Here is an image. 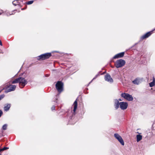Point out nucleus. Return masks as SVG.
Returning <instances> with one entry per match:
<instances>
[{
	"instance_id": "obj_3",
	"label": "nucleus",
	"mask_w": 155,
	"mask_h": 155,
	"mask_svg": "<svg viewBox=\"0 0 155 155\" xmlns=\"http://www.w3.org/2000/svg\"><path fill=\"white\" fill-rule=\"evenodd\" d=\"M121 96L125 99L129 101H132L133 100V98L132 96L127 93H122Z\"/></svg>"
},
{
	"instance_id": "obj_11",
	"label": "nucleus",
	"mask_w": 155,
	"mask_h": 155,
	"mask_svg": "<svg viewBox=\"0 0 155 155\" xmlns=\"http://www.w3.org/2000/svg\"><path fill=\"white\" fill-rule=\"evenodd\" d=\"M73 106L74 107V109H73V113H74H74H75L77 107V99L74 102Z\"/></svg>"
},
{
	"instance_id": "obj_13",
	"label": "nucleus",
	"mask_w": 155,
	"mask_h": 155,
	"mask_svg": "<svg viewBox=\"0 0 155 155\" xmlns=\"http://www.w3.org/2000/svg\"><path fill=\"white\" fill-rule=\"evenodd\" d=\"M11 107V104H6L5 105L4 109L5 111H7L9 110Z\"/></svg>"
},
{
	"instance_id": "obj_2",
	"label": "nucleus",
	"mask_w": 155,
	"mask_h": 155,
	"mask_svg": "<svg viewBox=\"0 0 155 155\" xmlns=\"http://www.w3.org/2000/svg\"><path fill=\"white\" fill-rule=\"evenodd\" d=\"M51 55V53H46L41 54L38 57L37 59L38 60H43L48 58Z\"/></svg>"
},
{
	"instance_id": "obj_32",
	"label": "nucleus",
	"mask_w": 155,
	"mask_h": 155,
	"mask_svg": "<svg viewBox=\"0 0 155 155\" xmlns=\"http://www.w3.org/2000/svg\"><path fill=\"white\" fill-rule=\"evenodd\" d=\"M3 135L2 134H1L0 135V137H2V136H3Z\"/></svg>"
},
{
	"instance_id": "obj_18",
	"label": "nucleus",
	"mask_w": 155,
	"mask_h": 155,
	"mask_svg": "<svg viewBox=\"0 0 155 155\" xmlns=\"http://www.w3.org/2000/svg\"><path fill=\"white\" fill-rule=\"evenodd\" d=\"M12 4L15 6L19 5V2L17 0H14L12 2Z\"/></svg>"
},
{
	"instance_id": "obj_4",
	"label": "nucleus",
	"mask_w": 155,
	"mask_h": 155,
	"mask_svg": "<svg viewBox=\"0 0 155 155\" xmlns=\"http://www.w3.org/2000/svg\"><path fill=\"white\" fill-rule=\"evenodd\" d=\"M63 83L61 81H58L56 84V88L59 93L61 92L63 90Z\"/></svg>"
},
{
	"instance_id": "obj_6",
	"label": "nucleus",
	"mask_w": 155,
	"mask_h": 155,
	"mask_svg": "<svg viewBox=\"0 0 155 155\" xmlns=\"http://www.w3.org/2000/svg\"><path fill=\"white\" fill-rule=\"evenodd\" d=\"M120 107L122 110L126 109L128 106V104L127 102H120Z\"/></svg>"
},
{
	"instance_id": "obj_15",
	"label": "nucleus",
	"mask_w": 155,
	"mask_h": 155,
	"mask_svg": "<svg viewBox=\"0 0 155 155\" xmlns=\"http://www.w3.org/2000/svg\"><path fill=\"white\" fill-rule=\"evenodd\" d=\"M142 139V136L140 135H137V142L140 141Z\"/></svg>"
},
{
	"instance_id": "obj_33",
	"label": "nucleus",
	"mask_w": 155,
	"mask_h": 155,
	"mask_svg": "<svg viewBox=\"0 0 155 155\" xmlns=\"http://www.w3.org/2000/svg\"><path fill=\"white\" fill-rule=\"evenodd\" d=\"M3 151L2 150V149H0V152L1 151Z\"/></svg>"
},
{
	"instance_id": "obj_7",
	"label": "nucleus",
	"mask_w": 155,
	"mask_h": 155,
	"mask_svg": "<svg viewBox=\"0 0 155 155\" xmlns=\"http://www.w3.org/2000/svg\"><path fill=\"white\" fill-rule=\"evenodd\" d=\"M104 79L106 81L110 82H113V79L111 78L110 76L108 74H107L105 75Z\"/></svg>"
},
{
	"instance_id": "obj_30",
	"label": "nucleus",
	"mask_w": 155,
	"mask_h": 155,
	"mask_svg": "<svg viewBox=\"0 0 155 155\" xmlns=\"http://www.w3.org/2000/svg\"><path fill=\"white\" fill-rule=\"evenodd\" d=\"M1 12H0V15H1L2 14V13L3 11L2 10H1Z\"/></svg>"
},
{
	"instance_id": "obj_8",
	"label": "nucleus",
	"mask_w": 155,
	"mask_h": 155,
	"mask_svg": "<svg viewBox=\"0 0 155 155\" xmlns=\"http://www.w3.org/2000/svg\"><path fill=\"white\" fill-rule=\"evenodd\" d=\"M16 86L15 85H10L7 89V92L14 91L16 88Z\"/></svg>"
},
{
	"instance_id": "obj_21",
	"label": "nucleus",
	"mask_w": 155,
	"mask_h": 155,
	"mask_svg": "<svg viewBox=\"0 0 155 155\" xmlns=\"http://www.w3.org/2000/svg\"><path fill=\"white\" fill-rule=\"evenodd\" d=\"M34 2V1H30L26 2L27 5H30L32 4Z\"/></svg>"
},
{
	"instance_id": "obj_27",
	"label": "nucleus",
	"mask_w": 155,
	"mask_h": 155,
	"mask_svg": "<svg viewBox=\"0 0 155 155\" xmlns=\"http://www.w3.org/2000/svg\"><path fill=\"white\" fill-rule=\"evenodd\" d=\"M2 114H3V112H2V111L1 110H0V117H1L2 116Z\"/></svg>"
},
{
	"instance_id": "obj_34",
	"label": "nucleus",
	"mask_w": 155,
	"mask_h": 155,
	"mask_svg": "<svg viewBox=\"0 0 155 155\" xmlns=\"http://www.w3.org/2000/svg\"><path fill=\"white\" fill-rule=\"evenodd\" d=\"M95 78H96V77L95 78H93V80L94 79H95Z\"/></svg>"
},
{
	"instance_id": "obj_10",
	"label": "nucleus",
	"mask_w": 155,
	"mask_h": 155,
	"mask_svg": "<svg viewBox=\"0 0 155 155\" xmlns=\"http://www.w3.org/2000/svg\"><path fill=\"white\" fill-rule=\"evenodd\" d=\"M152 33L151 32H149L146 33L145 34L142 36L141 38L142 39H143L145 38H148V37L150 36Z\"/></svg>"
},
{
	"instance_id": "obj_5",
	"label": "nucleus",
	"mask_w": 155,
	"mask_h": 155,
	"mask_svg": "<svg viewBox=\"0 0 155 155\" xmlns=\"http://www.w3.org/2000/svg\"><path fill=\"white\" fill-rule=\"evenodd\" d=\"M19 85L21 88H23L27 84V81L24 78L19 77Z\"/></svg>"
},
{
	"instance_id": "obj_22",
	"label": "nucleus",
	"mask_w": 155,
	"mask_h": 155,
	"mask_svg": "<svg viewBox=\"0 0 155 155\" xmlns=\"http://www.w3.org/2000/svg\"><path fill=\"white\" fill-rule=\"evenodd\" d=\"M120 136L119 134H114V136L116 139L117 138L119 137H120Z\"/></svg>"
},
{
	"instance_id": "obj_25",
	"label": "nucleus",
	"mask_w": 155,
	"mask_h": 155,
	"mask_svg": "<svg viewBox=\"0 0 155 155\" xmlns=\"http://www.w3.org/2000/svg\"><path fill=\"white\" fill-rule=\"evenodd\" d=\"M8 147H4L3 148H2V150L3 151L6 150V149H8Z\"/></svg>"
},
{
	"instance_id": "obj_23",
	"label": "nucleus",
	"mask_w": 155,
	"mask_h": 155,
	"mask_svg": "<svg viewBox=\"0 0 155 155\" xmlns=\"http://www.w3.org/2000/svg\"><path fill=\"white\" fill-rule=\"evenodd\" d=\"M14 13H13L12 12H10V13H8V12H7L6 13V15L8 16L13 15Z\"/></svg>"
},
{
	"instance_id": "obj_19",
	"label": "nucleus",
	"mask_w": 155,
	"mask_h": 155,
	"mask_svg": "<svg viewBox=\"0 0 155 155\" xmlns=\"http://www.w3.org/2000/svg\"><path fill=\"white\" fill-rule=\"evenodd\" d=\"M155 84V82H154V81H152L150 82L149 84L150 86L151 87H153V86Z\"/></svg>"
},
{
	"instance_id": "obj_12",
	"label": "nucleus",
	"mask_w": 155,
	"mask_h": 155,
	"mask_svg": "<svg viewBox=\"0 0 155 155\" xmlns=\"http://www.w3.org/2000/svg\"><path fill=\"white\" fill-rule=\"evenodd\" d=\"M120 102L117 99L115 100L114 106L116 109H117L120 106Z\"/></svg>"
},
{
	"instance_id": "obj_31",
	"label": "nucleus",
	"mask_w": 155,
	"mask_h": 155,
	"mask_svg": "<svg viewBox=\"0 0 155 155\" xmlns=\"http://www.w3.org/2000/svg\"><path fill=\"white\" fill-rule=\"evenodd\" d=\"M118 100V101L119 100V101H122V100H121V99H119Z\"/></svg>"
},
{
	"instance_id": "obj_28",
	"label": "nucleus",
	"mask_w": 155,
	"mask_h": 155,
	"mask_svg": "<svg viewBox=\"0 0 155 155\" xmlns=\"http://www.w3.org/2000/svg\"><path fill=\"white\" fill-rule=\"evenodd\" d=\"M0 45L2 46V44L1 41L0 40Z\"/></svg>"
},
{
	"instance_id": "obj_36",
	"label": "nucleus",
	"mask_w": 155,
	"mask_h": 155,
	"mask_svg": "<svg viewBox=\"0 0 155 155\" xmlns=\"http://www.w3.org/2000/svg\"><path fill=\"white\" fill-rule=\"evenodd\" d=\"M0 155H1V154H0Z\"/></svg>"
},
{
	"instance_id": "obj_29",
	"label": "nucleus",
	"mask_w": 155,
	"mask_h": 155,
	"mask_svg": "<svg viewBox=\"0 0 155 155\" xmlns=\"http://www.w3.org/2000/svg\"><path fill=\"white\" fill-rule=\"evenodd\" d=\"M153 81H154V82H155V78H153Z\"/></svg>"
},
{
	"instance_id": "obj_35",
	"label": "nucleus",
	"mask_w": 155,
	"mask_h": 155,
	"mask_svg": "<svg viewBox=\"0 0 155 155\" xmlns=\"http://www.w3.org/2000/svg\"><path fill=\"white\" fill-rule=\"evenodd\" d=\"M23 8H22V9H21V10H23Z\"/></svg>"
},
{
	"instance_id": "obj_14",
	"label": "nucleus",
	"mask_w": 155,
	"mask_h": 155,
	"mask_svg": "<svg viewBox=\"0 0 155 155\" xmlns=\"http://www.w3.org/2000/svg\"><path fill=\"white\" fill-rule=\"evenodd\" d=\"M117 139L122 145H124V141L120 136V137H118Z\"/></svg>"
},
{
	"instance_id": "obj_26",
	"label": "nucleus",
	"mask_w": 155,
	"mask_h": 155,
	"mask_svg": "<svg viewBox=\"0 0 155 155\" xmlns=\"http://www.w3.org/2000/svg\"><path fill=\"white\" fill-rule=\"evenodd\" d=\"M55 108V107L54 106H52V107L51 108V109L52 110H54Z\"/></svg>"
},
{
	"instance_id": "obj_24",
	"label": "nucleus",
	"mask_w": 155,
	"mask_h": 155,
	"mask_svg": "<svg viewBox=\"0 0 155 155\" xmlns=\"http://www.w3.org/2000/svg\"><path fill=\"white\" fill-rule=\"evenodd\" d=\"M5 97L4 94H2L0 95V101L3 98Z\"/></svg>"
},
{
	"instance_id": "obj_16",
	"label": "nucleus",
	"mask_w": 155,
	"mask_h": 155,
	"mask_svg": "<svg viewBox=\"0 0 155 155\" xmlns=\"http://www.w3.org/2000/svg\"><path fill=\"white\" fill-rule=\"evenodd\" d=\"M133 83L135 84H138L140 83L139 80L137 79H136L132 81Z\"/></svg>"
},
{
	"instance_id": "obj_9",
	"label": "nucleus",
	"mask_w": 155,
	"mask_h": 155,
	"mask_svg": "<svg viewBox=\"0 0 155 155\" xmlns=\"http://www.w3.org/2000/svg\"><path fill=\"white\" fill-rule=\"evenodd\" d=\"M124 54V52H122L119 53L115 55L114 57L113 58L116 59L123 57Z\"/></svg>"
},
{
	"instance_id": "obj_17",
	"label": "nucleus",
	"mask_w": 155,
	"mask_h": 155,
	"mask_svg": "<svg viewBox=\"0 0 155 155\" xmlns=\"http://www.w3.org/2000/svg\"><path fill=\"white\" fill-rule=\"evenodd\" d=\"M19 80H20L19 77L15 79L12 81V84H15L18 83H19Z\"/></svg>"
},
{
	"instance_id": "obj_20",
	"label": "nucleus",
	"mask_w": 155,
	"mask_h": 155,
	"mask_svg": "<svg viewBox=\"0 0 155 155\" xmlns=\"http://www.w3.org/2000/svg\"><path fill=\"white\" fill-rule=\"evenodd\" d=\"M7 125L6 124H5L2 127V129L4 130H6L7 129Z\"/></svg>"
},
{
	"instance_id": "obj_1",
	"label": "nucleus",
	"mask_w": 155,
	"mask_h": 155,
	"mask_svg": "<svg viewBox=\"0 0 155 155\" xmlns=\"http://www.w3.org/2000/svg\"><path fill=\"white\" fill-rule=\"evenodd\" d=\"M125 61L122 59L117 60L115 62V65L117 68H121L125 65Z\"/></svg>"
}]
</instances>
